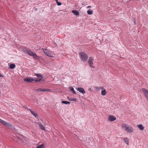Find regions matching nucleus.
<instances>
[{"label":"nucleus","instance_id":"nucleus-28","mask_svg":"<svg viewBox=\"0 0 148 148\" xmlns=\"http://www.w3.org/2000/svg\"><path fill=\"white\" fill-rule=\"evenodd\" d=\"M57 4L58 5H61V3L60 2H57Z\"/></svg>","mask_w":148,"mask_h":148},{"label":"nucleus","instance_id":"nucleus-14","mask_svg":"<svg viewBox=\"0 0 148 148\" xmlns=\"http://www.w3.org/2000/svg\"><path fill=\"white\" fill-rule=\"evenodd\" d=\"M67 98L70 101H77V99L75 98H73L72 97H68Z\"/></svg>","mask_w":148,"mask_h":148},{"label":"nucleus","instance_id":"nucleus-15","mask_svg":"<svg viewBox=\"0 0 148 148\" xmlns=\"http://www.w3.org/2000/svg\"><path fill=\"white\" fill-rule=\"evenodd\" d=\"M137 127L140 130H143L144 128V127L141 125H137Z\"/></svg>","mask_w":148,"mask_h":148},{"label":"nucleus","instance_id":"nucleus-13","mask_svg":"<svg viewBox=\"0 0 148 148\" xmlns=\"http://www.w3.org/2000/svg\"><path fill=\"white\" fill-rule=\"evenodd\" d=\"M123 140L124 142L127 145H129V140L127 138H124Z\"/></svg>","mask_w":148,"mask_h":148},{"label":"nucleus","instance_id":"nucleus-24","mask_svg":"<svg viewBox=\"0 0 148 148\" xmlns=\"http://www.w3.org/2000/svg\"><path fill=\"white\" fill-rule=\"evenodd\" d=\"M44 145V144H42L41 145H39L37 146L36 148H43Z\"/></svg>","mask_w":148,"mask_h":148},{"label":"nucleus","instance_id":"nucleus-34","mask_svg":"<svg viewBox=\"0 0 148 148\" xmlns=\"http://www.w3.org/2000/svg\"><path fill=\"white\" fill-rule=\"evenodd\" d=\"M90 7H91L90 6H88V7H87V8H90Z\"/></svg>","mask_w":148,"mask_h":148},{"label":"nucleus","instance_id":"nucleus-26","mask_svg":"<svg viewBox=\"0 0 148 148\" xmlns=\"http://www.w3.org/2000/svg\"><path fill=\"white\" fill-rule=\"evenodd\" d=\"M8 123L5 122V121H3L2 123V124L5 125V126H6L8 124Z\"/></svg>","mask_w":148,"mask_h":148},{"label":"nucleus","instance_id":"nucleus-18","mask_svg":"<svg viewBox=\"0 0 148 148\" xmlns=\"http://www.w3.org/2000/svg\"><path fill=\"white\" fill-rule=\"evenodd\" d=\"M50 91V90L49 89H42L40 90V91L43 92H49Z\"/></svg>","mask_w":148,"mask_h":148},{"label":"nucleus","instance_id":"nucleus-22","mask_svg":"<svg viewBox=\"0 0 148 148\" xmlns=\"http://www.w3.org/2000/svg\"><path fill=\"white\" fill-rule=\"evenodd\" d=\"M106 91L105 90H102L101 91V94L103 95H105L106 94Z\"/></svg>","mask_w":148,"mask_h":148},{"label":"nucleus","instance_id":"nucleus-12","mask_svg":"<svg viewBox=\"0 0 148 148\" xmlns=\"http://www.w3.org/2000/svg\"><path fill=\"white\" fill-rule=\"evenodd\" d=\"M69 89L70 91L72 92V93L74 95H76V92L74 90L73 88L72 87H69Z\"/></svg>","mask_w":148,"mask_h":148},{"label":"nucleus","instance_id":"nucleus-23","mask_svg":"<svg viewBox=\"0 0 148 148\" xmlns=\"http://www.w3.org/2000/svg\"><path fill=\"white\" fill-rule=\"evenodd\" d=\"M7 126L8 127L12 129L13 128V126L11 124L8 123Z\"/></svg>","mask_w":148,"mask_h":148},{"label":"nucleus","instance_id":"nucleus-27","mask_svg":"<svg viewBox=\"0 0 148 148\" xmlns=\"http://www.w3.org/2000/svg\"><path fill=\"white\" fill-rule=\"evenodd\" d=\"M96 90H100L101 88L100 87H95Z\"/></svg>","mask_w":148,"mask_h":148},{"label":"nucleus","instance_id":"nucleus-1","mask_svg":"<svg viewBox=\"0 0 148 148\" xmlns=\"http://www.w3.org/2000/svg\"><path fill=\"white\" fill-rule=\"evenodd\" d=\"M23 51L25 53L31 56H33L35 58H39L38 57L36 53L33 52L31 50H29L26 48H24L23 49Z\"/></svg>","mask_w":148,"mask_h":148},{"label":"nucleus","instance_id":"nucleus-32","mask_svg":"<svg viewBox=\"0 0 148 148\" xmlns=\"http://www.w3.org/2000/svg\"><path fill=\"white\" fill-rule=\"evenodd\" d=\"M3 77V75H2L1 74V73H0V77Z\"/></svg>","mask_w":148,"mask_h":148},{"label":"nucleus","instance_id":"nucleus-16","mask_svg":"<svg viewBox=\"0 0 148 148\" xmlns=\"http://www.w3.org/2000/svg\"><path fill=\"white\" fill-rule=\"evenodd\" d=\"M72 12L75 15L77 16L79 14V12L76 10H72Z\"/></svg>","mask_w":148,"mask_h":148},{"label":"nucleus","instance_id":"nucleus-21","mask_svg":"<svg viewBox=\"0 0 148 148\" xmlns=\"http://www.w3.org/2000/svg\"><path fill=\"white\" fill-rule=\"evenodd\" d=\"M35 75L37 76L38 77H39V78L43 79V76L41 75L40 74H36Z\"/></svg>","mask_w":148,"mask_h":148},{"label":"nucleus","instance_id":"nucleus-31","mask_svg":"<svg viewBox=\"0 0 148 148\" xmlns=\"http://www.w3.org/2000/svg\"><path fill=\"white\" fill-rule=\"evenodd\" d=\"M3 121L1 119H0V122L2 123Z\"/></svg>","mask_w":148,"mask_h":148},{"label":"nucleus","instance_id":"nucleus-5","mask_svg":"<svg viewBox=\"0 0 148 148\" xmlns=\"http://www.w3.org/2000/svg\"><path fill=\"white\" fill-rule=\"evenodd\" d=\"M142 91L144 93L148 101V91L145 88H143L142 89Z\"/></svg>","mask_w":148,"mask_h":148},{"label":"nucleus","instance_id":"nucleus-17","mask_svg":"<svg viewBox=\"0 0 148 148\" xmlns=\"http://www.w3.org/2000/svg\"><path fill=\"white\" fill-rule=\"evenodd\" d=\"M43 79L39 78H36L34 79V81H35L36 82H40Z\"/></svg>","mask_w":148,"mask_h":148},{"label":"nucleus","instance_id":"nucleus-29","mask_svg":"<svg viewBox=\"0 0 148 148\" xmlns=\"http://www.w3.org/2000/svg\"><path fill=\"white\" fill-rule=\"evenodd\" d=\"M49 56H49V57H53V56H52L51 55V54L50 53L49 54Z\"/></svg>","mask_w":148,"mask_h":148},{"label":"nucleus","instance_id":"nucleus-11","mask_svg":"<svg viewBox=\"0 0 148 148\" xmlns=\"http://www.w3.org/2000/svg\"><path fill=\"white\" fill-rule=\"evenodd\" d=\"M43 51L44 53L47 56H49V54L50 53L49 52V51L47 49H44L43 50Z\"/></svg>","mask_w":148,"mask_h":148},{"label":"nucleus","instance_id":"nucleus-2","mask_svg":"<svg viewBox=\"0 0 148 148\" xmlns=\"http://www.w3.org/2000/svg\"><path fill=\"white\" fill-rule=\"evenodd\" d=\"M122 127L127 132L129 133L132 132L133 130L132 127L130 125L123 123L122 125Z\"/></svg>","mask_w":148,"mask_h":148},{"label":"nucleus","instance_id":"nucleus-20","mask_svg":"<svg viewBox=\"0 0 148 148\" xmlns=\"http://www.w3.org/2000/svg\"><path fill=\"white\" fill-rule=\"evenodd\" d=\"M62 103L64 104H69L70 103L69 102L64 101H62Z\"/></svg>","mask_w":148,"mask_h":148},{"label":"nucleus","instance_id":"nucleus-9","mask_svg":"<svg viewBox=\"0 0 148 148\" xmlns=\"http://www.w3.org/2000/svg\"><path fill=\"white\" fill-rule=\"evenodd\" d=\"M29 111L35 117H38V114L36 113H35L34 112V111H32L31 109H29Z\"/></svg>","mask_w":148,"mask_h":148},{"label":"nucleus","instance_id":"nucleus-8","mask_svg":"<svg viewBox=\"0 0 148 148\" xmlns=\"http://www.w3.org/2000/svg\"><path fill=\"white\" fill-rule=\"evenodd\" d=\"M108 119L110 121H113L116 119V118L112 115H110Z\"/></svg>","mask_w":148,"mask_h":148},{"label":"nucleus","instance_id":"nucleus-7","mask_svg":"<svg viewBox=\"0 0 148 148\" xmlns=\"http://www.w3.org/2000/svg\"><path fill=\"white\" fill-rule=\"evenodd\" d=\"M76 90L79 92L83 94H84L85 93V91L83 88L81 87H78L76 88Z\"/></svg>","mask_w":148,"mask_h":148},{"label":"nucleus","instance_id":"nucleus-3","mask_svg":"<svg viewBox=\"0 0 148 148\" xmlns=\"http://www.w3.org/2000/svg\"><path fill=\"white\" fill-rule=\"evenodd\" d=\"M79 55L82 61L84 62L87 60L88 57L86 53L84 52H80L79 53Z\"/></svg>","mask_w":148,"mask_h":148},{"label":"nucleus","instance_id":"nucleus-6","mask_svg":"<svg viewBox=\"0 0 148 148\" xmlns=\"http://www.w3.org/2000/svg\"><path fill=\"white\" fill-rule=\"evenodd\" d=\"M34 78H35L28 77L24 79V81L27 82H32L34 81Z\"/></svg>","mask_w":148,"mask_h":148},{"label":"nucleus","instance_id":"nucleus-30","mask_svg":"<svg viewBox=\"0 0 148 148\" xmlns=\"http://www.w3.org/2000/svg\"><path fill=\"white\" fill-rule=\"evenodd\" d=\"M40 90H42V89H41V88H39L38 89H37L36 90V91H40Z\"/></svg>","mask_w":148,"mask_h":148},{"label":"nucleus","instance_id":"nucleus-10","mask_svg":"<svg viewBox=\"0 0 148 148\" xmlns=\"http://www.w3.org/2000/svg\"><path fill=\"white\" fill-rule=\"evenodd\" d=\"M39 125V126L40 128L42 130H45V127L41 124H40L38 122H36Z\"/></svg>","mask_w":148,"mask_h":148},{"label":"nucleus","instance_id":"nucleus-25","mask_svg":"<svg viewBox=\"0 0 148 148\" xmlns=\"http://www.w3.org/2000/svg\"><path fill=\"white\" fill-rule=\"evenodd\" d=\"M93 13L92 11L88 10L87 11V13L88 14H91Z\"/></svg>","mask_w":148,"mask_h":148},{"label":"nucleus","instance_id":"nucleus-19","mask_svg":"<svg viewBox=\"0 0 148 148\" xmlns=\"http://www.w3.org/2000/svg\"><path fill=\"white\" fill-rule=\"evenodd\" d=\"M15 66V65L14 64H11L10 65V68L11 69H13L14 68Z\"/></svg>","mask_w":148,"mask_h":148},{"label":"nucleus","instance_id":"nucleus-4","mask_svg":"<svg viewBox=\"0 0 148 148\" xmlns=\"http://www.w3.org/2000/svg\"><path fill=\"white\" fill-rule=\"evenodd\" d=\"M94 60V59L90 57H89L88 61V62L90 66L93 68H94V66L93 65Z\"/></svg>","mask_w":148,"mask_h":148},{"label":"nucleus","instance_id":"nucleus-33","mask_svg":"<svg viewBox=\"0 0 148 148\" xmlns=\"http://www.w3.org/2000/svg\"><path fill=\"white\" fill-rule=\"evenodd\" d=\"M56 1L57 3V2H58V0H56Z\"/></svg>","mask_w":148,"mask_h":148}]
</instances>
